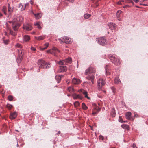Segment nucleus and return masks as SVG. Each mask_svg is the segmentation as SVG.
<instances>
[{
  "label": "nucleus",
  "instance_id": "obj_34",
  "mask_svg": "<svg viewBox=\"0 0 148 148\" xmlns=\"http://www.w3.org/2000/svg\"><path fill=\"white\" fill-rule=\"evenodd\" d=\"M91 16V15L88 14H86L84 15V18H85L87 19H88L89 17Z\"/></svg>",
  "mask_w": 148,
  "mask_h": 148
},
{
  "label": "nucleus",
  "instance_id": "obj_60",
  "mask_svg": "<svg viewBox=\"0 0 148 148\" xmlns=\"http://www.w3.org/2000/svg\"><path fill=\"white\" fill-rule=\"evenodd\" d=\"M18 146H19V145H18V143H17V147H18Z\"/></svg>",
  "mask_w": 148,
  "mask_h": 148
},
{
  "label": "nucleus",
  "instance_id": "obj_47",
  "mask_svg": "<svg viewBox=\"0 0 148 148\" xmlns=\"http://www.w3.org/2000/svg\"><path fill=\"white\" fill-rule=\"evenodd\" d=\"M132 147L133 148H137V147H136V144L134 143H133V144Z\"/></svg>",
  "mask_w": 148,
  "mask_h": 148
},
{
  "label": "nucleus",
  "instance_id": "obj_62",
  "mask_svg": "<svg viewBox=\"0 0 148 148\" xmlns=\"http://www.w3.org/2000/svg\"><path fill=\"white\" fill-rule=\"evenodd\" d=\"M1 85H0V88H1Z\"/></svg>",
  "mask_w": 148,
  "mask_h": 148
},
{
  "label": "nucleus",
  "instance_id": "obj_4",
  "mask_svg": "<svg viewBox=\"0 0 148 148\" xmlns=\"http://www.w3.org/2000/svg\"><path fill=\"white\" fill-rule=\"evenodd\" d=\"M72 62V59L71 58H69L65 60H63L62 61L60 60L58 62V64L60 65H65L66 63H71Z\"/></svg>",
  "mask_w": 148,
  "mask_h": 148
},
{
  "label": "nucleus",
  "instance_id": "obj_13",
  "mask_svg": "<svg viewBox=\"0 0 148 148\" xmlns=\"http://www.w3.org/2000/svg\"><path fill=\"white\" fill-rule=\"evenodd\" d=\"M72 82L74 84H77L80 83V81L79 79L74 78L72 80Z\"/></svg>",
  "mask_w": 148,
  "mask_h": 148
},
{
  "label": "nucleus",
  "instance_id": "obj_22",
  "mask_svg": "<svg viewBox=\"0 0 148 148\" xmlns=\"http://www.w3.org/2000/svg\"><path fill=\"white\" fill-rule=\"evenodd\" d=\"M34 15L37 19H39L41 17L42 14L41 13H38L35 14Z\"/></svg>",
  "mask_w": 148,
  "mask_h": 148
},
{
  "label": "nucleus",
  "instance_id": "obj_40",
  "mask_svg": "<svg viewBox=\"0 0 148 148\" xmlns=\"http://www.w3.org/2000/svg\"><path fill=\"white\" fill-rule=\"evenodd\" d=\"M22 58H21V57H20L19 56L17 58V61L18 63H20L21 62V61L22 60Z\"/></svg>",
  "mask_w": 148,
  "mask_h": 148
},
{
  "label": "nucleus",
  "instance_id": "obj_15",
  "mask_svg": "<svg viewBox=\"0 0 148 148\" xmlns=\"http://www.w3.org/2000/svg\"><path fill=\"white\" fill-rule=\"evenodd\" d=\"M94 77L93 75H88L86 77L87 79L89 80H91V82L92 83V84H93L94 83Z\"/></svg>",
  "mask_w": 148,
  "mask_h": 148
},
{
  "label": "nucleus",
  "instance_id": "obj_26",
  "mask_svg": "<svg viewBox=\"0 0 148 148\" xmlns=\"http://www.w3.org/2000/svg\"><path fill=\"white\" fill-rule=\"evenodd\" d=\"M63 76V75H62L61 76L56 75V79L58 83H59V82L61 78Z\"/></svg>",
  "mask_w": 148,
  "mask_h": 148
},
{
  "label": "nucleus",
  "instance_id": "obj_17",
  "mask_svg": "<svg viewBox=\"0 0 148 148\" xmlns=\"http://www.w3.org/2000/svg\"><path fill=\"white\" fill-rule=\"evenodd\" d=\"M8 12L9 14H10L13 11V8L10 7V5L9 3L8 4Z\"/></svg>",
  "mask_w": 148,
  "mask_h": 148
},
{
  "label": "nucleus",
  "instance_id": "obj_32",
  "mask_svg": "<svg viewBox=\"0 0 148 148\" xmlns=\"http://www.w3.org/2000/svg\"><path fill=\"white\" fill-rule=\"evenodd\" d=\"M121 127L123 128L126 129H128L129 128V126L127 125L126 124H123L121 125Z\"/></svg>",
  "mask_w": 148,
  "mask_h": 148
},
{
  "label": "nucleus",
  "instance_id": "obj_37",
  "mask_svg": "<svg viewBox=\"0 0 148 148\" xmlns=\"http://www.w3.org/2000/svg\"><path fill=\"white\" fill-rule=\"evenodd\" d=\"M83 94L85 95V97L87 98L88 99H90V98L88 97L87 95V92L86 91H84L83 92Z\"/></svg>",
  "mask_w": 148,
  "mask_h": 148
},
{
  "label": "nucleus",
  "instance_id": "obj_29",
  "mask_svg": "<svg viewBox=\"0 0 148 148\" xmlns=\"http://www.w3.org/2000/svg\"><path fill=\"white\" fill-rule=\"evenodd\" d=\"M19 8H21V11H23L24 10L25 8V6H24L23 5H22L21 3H20L19 4Z\"/></svg>",
  "mask_w": 148,
  "mask_h": 148
},
{
  "label": "nucleus",
  "instance_id": "obj_55",
  "mask_svg": "<svg viewBox=\"0 0 148 148\" xmlns=\"http://www.w3.org/2000/svg\"><path fill=\"white\" fill-rule=\"evenodd\" d=\"M8 22L10 23H12V24H13V22L12 21H8Z\"/></svg>",
  "mask_w": 148,
  "mask_h": 148
},
{
  "label": "nucleus",
  "instance_id": "obj_20",
  "mask_svg": "<svg viewBox=\"0 0 148 148\" xmlns=\"http://www.w3.org/2000/svg\"><path fill=\"white\" fill-rule=\"evenodd\" d=\"M64 37L63 38L62 37L59 38V40L61 43H62V42H64L67 44V43L69 42L68 41L66 40L64 41Z\"/></svg>",
  "mask_w": 148,
  "mask_h": 148
},
{
  "label": "nucleus",
  "instance_id": "obj_63",
  "mask_svg": "<svg viewBox=\"0 0 148 148\" xmlns=\"http://www.w3.org/2000/svg\"><path fill=\"white\" fill-rule=\"evenodd\" d=\"M136 7L139 8V7L138 6H136Z\"/></svg>",
  "mask_w": 148,
  "mask_h": 148
},
{
  "label": "nucleus",
  "instance_id": "obj_58",
  "mask_svg": "<svg viewBox=\"0 0 148 148\" xmlns=\"http://www.w3.org/2000/svg\"><path fill=\"white\" fill-rule=\"evenodd\" d=\"M60 131H59L58 132V133H57V134H60Z\"/></svg>",
  "mask_w": 148,
  "mask_h": 148
},
{
  "label": "nucleus",
  "instance_id": "obj_59",
  "mask_svg": "<svg viewBox=\"0 0 148 148\" xmlns=\"http://www.w3.org/2000/svg\"><path fill=\"white\" fill-rule=\"evenodd\" d=\"M2 14L1 13H0V17L1 16H2Z\"/></svg>",
  "mask_w": 148,
  "mask_h": 148
},
{
  "label": "nucleus",
  "instance_id": "obj_6",
  "mask_svg": "<svg viewBox=\"0 0 148 148\" xmlns=\"http://www.w3.org/2000/svg\"><path fill=\"white\" fill-rule=\"evenodd\" d=\"M105 82L104 80L102 79H100L97 81L98 86V89H100L102 86L104 85Z\"/></svg>",
  "mask_w": 148,
  "mask_h": 148
},
{
  "label": "nucleus",
  "instance_id": "obj_3",
  "mask_svg": "<svg viewBox=\"0 0 148 148\" xmlns=\"http://www.w3.org/2000/svg\"><path fill=\"white\" fill-rule=\"evenodd\" d=\"M47 52L57 56L58 53L60 52V51L57 48L53 47L52 49L47 50Z\"/></svg>",
  "mask_w": 148,
  "mask_h": 148
},
{
  "label": "nucleus",
  "instance_id": "obj_49",
  "mask_svg": "<svg viewBox=\"0 0 148 148\" xmlns=\"http://www.w3.org/2000/svg\"><path fill=\"white\" fill-rule=\"evenodd\" d=\"M97 112H93L92 113V114L93 115H95V114H97Z\"/></svg>",
  "mask_w": 148,
  "mask_h": 148
},
{
  "label": "nucleus",
  "instance_id": "obj_39",
  "mask_svg": "<svg viewBox=\"0 0 148 148\" xmlns=\"http://www.w3.org/2000/svg\"><path fill=\"white\" fill-rule=\"evenodd\" d=\"M74 104L75 107H77L79 105V103L78 101H76L74 103Z\"/></svg>",
  "mask_w": 148,
  "mask_h": 148
},
{
  "label": "nucleus",
  "instance_id": "obj_21",
  "mask_svg": "<svg viewBox=\"0 0 148 148\" xmlns=\"http://www.w3.org/2000/svg\"><path fill=\"white\" fill-rule=\"evenodd\" d=\"M105 69L106 71V75H110V73L109 71V66H108V65H106V66L105 68Z\"/></svg>",
  "mask_w": 148,
  "mask_h": 148
},
{
  "label": "nucleus",
  "instance_id": "obj_61",
  "mask_svg": "<svg viewBox=\"0 0 148 148\" xmlns=\"http://www.w3.org/2000/svg\"><path fill=\"white\" fill-rule=\"evenodd\" d=\"M70 95H69V94L67 95V96H70Z\"/></svg>",
  "mask_w": 148,
  "mask_h": 148
},
{
  "label": "nucleus",
  "instance_id": "obj_64",
  "mask_svg": "<svg viewBox=\"0 0 148 148\" xmlns=\"http://www.w3.org/2000/svg\"><path fill=\"white\" fill-rule=\"evenodd\" d=\"M142 4V3H140V5H141V4Z\"/></svg>",
  "mask_w": 148,
  "mask_h": 148
},
{
  "label": "nucleus",
  "instance_id": "obj_51",
  "mask_svg": "<svg viewBox=\"0 0 148 148\" xmlns=\"http://www.w3.org/2000/svg\"><path fill=\"white\" fill-rule=\"evenodd\" d=\"M29 3H26L25 4V8H26V6H28L29 5Z\"/></svg>",
  "mask_w": 148,
  "mask_h": 148
},
{
  "label": "nucleus",
  "instance_id": "obj_42",
  "mask_svg": "<svg viewBox=\"0 0 148 148\" xmlns=\"http://www.w3.org/2000/svg\"><path fill=\"white\" fill-rule=\"evenodd\" d=\"M7 107L9 109H10L12 107V106L11 104H8L7 105Z\"/></svg>",
  "mask_w": 148,
  "mask_h": 148
},
{
  "label": "nucleus",
  "instance_id": "obj_56",
  "mask_svg": "<svg viewBox=\"0 0 148 148\" xmlns=\"http://www.w3.org/2000/svg\"><path fill=\"white\" fill-rule=\"evenodd\" d=\"M30 4H31V5H32L33 4V2L32 1V0H31L30 1Z\"/></svg>",
  "mask_w": 148,
  "mask_h": 148
},
{
  "label": "nucleus",
  "instance_id": "obj_54",
  "mask_svg": "<svg viewBox=\"0 0 148 148\" xmlns=\"http://www.w3.org/2000/svg\"><path fill=\"white\" fill-rule=\"evenodd\" d=\"M136 3H137L138 2H139L140 0H133Z\"/></svg>",
  "mask_w": 148,
  "mask_h": 148
},
{
  "label": "nucleus",
  "instance_id": "obj_5",
  "mask_svg": "<svg viewBox=\"0 0 148 148\" xmlns=\"http://www.w3.org/2000/svg\"><path fill=\"white\" fill-rule=\"evenodd\" d=\"M96 41L100 45H103L106 44V39L103 37H100L97 39Z\"/></svg>",
  "mask_w": 148,
  "mask_h": 148
},
{
  "label": "nucleus",
  "instance_id": "obj_12",
  "mask_svg": "<svg viewBox=\"0 0 148 148\" xmlns=\"http://www.w3.org/2000/svg\"><path fill=\"white\" fill-rule=\"evenodd\" d=\"M20 25L19 23H16L14 24H12V26L14 30L15 31H16L18 30V29Z\"/></svg>",
  "mask_w": 148,
  "mask_h": 148
},
{
  "label": "nucleus",
  "instance_id": "obj_48",
  "mask_svg": "<svg viewBox=\"0 0 148 148\" xmlns=\"http://www.w3.org/2000/svg\"><path fill=\"white\" fill-rule=\"evenodd\" d=\"M31 49L33 51H35L36 50V49L32 47H31Z\"/></svg>",
  "mask_w": 148,
  "mask_h": 148
},
{
  "label": "nucleus",
  "instance_id": "obj_35",
  "mask_svg": "<svg viewBox=\"0 0 148 148\" xmlns=\"http://www.w3.org/2000/svg\"><path fill=\"white\" fill-rule=\"evenodd\" d=\"M82 108L84 110H86L88 108L87 107L84 103H83L82 104Z\"/></svg>",
  "mask_w": 148,
  "mask_h": 148
},
{
  "label": "nucleus",
  "instance_id": "obj_52",
  "mask_svg": "<svg viewBox=\"0 0 148 148\" xmlns=\"http://www.w3.org/2000/svg\"><path fill=\"white\" fill-rule=\"evenodd\" d=\"M9 31H10V33L11 34H12V35H13L14 34H13V31H12L10 30V29H9Z\"/></svg>",
  "mask_w": 148,
  "mask_h": 148
},
{
  "label": "nucleus",
  "instance_id": "obj_11",
  "mask_svg": "<svg viewBox=\"0 0 148 148\" xmlns=\"http://www.w3.org/2000/svg\"><path fill=\"white\" fill-rule=\"evenodd\" d=\"M72 96L73 97L74 99H82L83 97L79 95H77L76 93H74L72 95Z\"/></svg>",
  "mask_w": 148,
  "mask_h": 148
},
{
  "label": "nucleus",
  "instance_id": "obj_16",
  "mask_svg": "<svg viewBox=\"0 0 148 148\" xmlns=\"http://www.w3.org/2000/svg\"><path fill=\"white\" fill-rule=\"evenodd\" d=\"M131 113L129 112H127L125 114L126 119L128 120H130L131 118Z\"/></svg>",
  "mask_w": 148,
  "mask_h": 148
},
{
  "label": "nucleus",
  "instance_id": "obj_10",
  "mask_svg": "<svg viewBox=\"0 0 148 148\" xmlns=\"http://www.w3.org/2000/svg\"><path fill=\"white\" fill-rule=\"evenodd\" d=\"M108 26L109 28L111 30H115L116 28V25L112 23H108Z\"/></svg>",
  "mask_w": 148,
  "mask_h": 148
},
{
  "label": "nucleus",
  "instance_id": "obj_50",
  "mask_svg": "<svg viewBox=\"0 0 148 148\" xmlns=\"http://www.w3.org/2000/svg\"><path fill=\"white\" fill-rule=\"evenodd\" d=\"M84 83H86L87 84H88L89 85H90V81H86V82H84Z\"/></svg>",
  "mask_w": 148,
  "mask_h": 148
},
{
  "label": "nucleus",
  "instance_id": "obj_44",
  "mask_svg": "<svg viewBox=\"0 0 148 148\" xmlns=\"http://www.w3.org/2000/svg\"><path fill=\"white\" fill-rule=\"evenodd\" d=\"M119 122H121V123H125V121H124L123 119L121 118H120V117H119Z\"/></svg>",
  "mask_w": 148,
  "mask_h": 148
},
{
  "label": "nucleus",
  "instance_id": "obj_43",
  "mask_svg": "<svg viewBox=\"0 0 148 148\" xmlns=\"http://www.w3.org/2000/svg\"><path fill=\"white\" fill-rule=\"evenodd\" d=\"M8 98L9 101H11L13 100V97L12 96L10 95L8 97Z\"/></svg>",
  "mask_w": 148,
  "mask_h": 148
},
{
  "label": "nucleus",
  "instance_id": "obj_7",
  "mask_svg": "<svg viewBox=\"0 0 148 148\" xmlns=\"http://www.w3.org/2000/svg\"><path fill=\"white\" fill-rule=\"evenodd\" d=\"M23 28L24 29L29 31L32 29V27L31 24L29 23H26L23 25Z\"/></svg>",
  "mask_w": 148,
  "mask_h": 148
},
{
  "label": "nucleus",
  "instance_id": "obj_27",
  "mask_svg": "<svg viewBox=\"0 0 148 148\" xmlns=\"http://www.w3.org/2000/svg\"><path fill=\"white\" fill-rule=\"evenodd\" d=\"M64 41H68L69 42L67 43H71L72 42V41L71 39L68 37H64Z\"/></svg>",
  "mask_w": 148,
  "mask_h": 148
},
{
  "label": "nucleus",
  "instance_id": "obj_8",
  "mask_svg": "<svg viewBox=\"0 0 148 148\" xmlns=\"http://www.w3.org/2000/svg\"><path fill=\"white\" fill-rule=\"evenodd\" d=\"M95 70L94 68L90 67L86 69L85 72V74H87L88 73H95Z\"/></svg>",
  "mask_w": 148,
  "mask_h": 148
},
{
  "label": "nucleus",
  "instance_id": "obj_23",
  "mask_svg": "<svg viewBox=\"0 0 148 148\" xmlns=\"http://www.w3.org/2000/svg\"><path fill=\"white\" fill-rule=\"evenodd\" d=\"M35 38L38 40H40L44 39L45 38L44 36H40L38 37H35Z\"/></svg>",
  "mask_w": 148,
  "mask_h": 148
},
{
  "label": "nucleus",
  "instance_id": "obj_57",
  "mask_svg": "<svg viewBox=\"0 0 148 148\" xmlns=\"http://www.w3.org/2000/svg\"><path fill=\"white\" fill-rule=\"evenodd\" d=\"M100 109H101L100 108H98V110H97V112L100 110Z\"/></svg>",
  "mask_w": 148,
  "mask_h": 148
},
{
  "label": "nucleus",
  "instance_id": "obj_28",
  "mask_svg": "<svg viewBox=\"0 0 148 148\" xmlns=\"http://www.w3.org/2000/svg\"><path fill=\"white\" fill-rule=\"evenodd\" d=\"M30 39L29 36L28 35H25L24 36V40L25 42L28 41Z\"/></svg>",
  "mask_w": 148,
  "mask_h": 148
},
{
  "label": "nucleus",
  "instance_id": "obj_30",
  "mask_svg": "<svg viewBox=\"0 0 148 148\" xmlns=\"http://www.w3.org/2000/svg\"><path fill=\"white\" fill-rule=\"evenodd\" d=\"M114 82L115 84H117L120 82L121 83V82L118 77H116L114 80Z\"/></svg>",
  "mask_w": 148,
  "mask_h": 148
},
{
  "label": "nucleus",
  "instance_id": "obj_1",
  "mask_svg": "<svg viewBox=\"0 0 148 148\" xmlns=\"http://www.w3.org/2000/svg\"><path fill=\"white\" fill-rule=\"evenodd\" d=\"M38 64L40 68L48 69L51 66V64L49 63H47L44 60H38Z\"/></svg>",
  "mask_w": 148,
  "mask_h": 148
},
{
  "label": "nucleus",
  "instance_id": "obj_46",
  "mask_svg": "<svg viewBox=\"0 0 148 148\" xmlns=\"http://www.w3.org/2000/svg\"><path fill=\"white\" fill-rule=\"evenodd\" d=\"M9 40H4V43L5 44H7L8 43Z\"/></svg>",
  "mask_w": 148,
  "mask_h": 148
},
{
  "label": "nucleus",
  "instance_id": "obj_14",
  "mask_svg": "<svg viewBox=\"0 0 148 148\" xmlns=\"http://www.w3.org/2000/svg\"><path fill=\"white\" fill-rule=\"evenodd\" d=\"M17 115V113L16 112H14L10 114V118L11 119H14L16 117Z\"/></svg>",
  "mask_w": 148,
  "mask_h": 148
},
{
  "label": "nucleus",
  "instance_id": "obj_2",
  "mask_svg": "<svg viewBox=\"0 0 148 148\" xmlns=\"http://www.w3.org/2000/svg\"><path fill=\"white\" fill-rule=\"evenodd\" d=\"M108 57L112 62L114 64L118 65L120 64V61L119 59L117 58V56L115 55L109 54Z\"/></svg>",
  "mask_w": 148,
  "mask_h": 148
},
{
  "label": "nucleus",
  "instance_id": "obj_53",
  "mask_svg": "<svg viewBox=\"0 0 148 148\" xmlns=\"http://www.w3.org/2000/svg\"><path fill=\"white\" fill-rule=\"evenodd\" d=\"M141 5H143L144 6H148V3L147 4H141Z\"/></svg>",
  "mask_w": 148,
  "mask_h": 148
},
{
  "label": "nucleus",
  "instance_id": "obj_33",
  "mask_svg": "<svg viewBox=\"0 0 148 148\" xmlns=\"http://www.w3.org/2000/svg\"><path fill=\"white\" fill-rule=\"evenodd\" d=\"M49 44L48 43H46L44 45V46H45V47L44 48H40V50H43L46 49L49 46Z\"/></svg>",
  "mask_w": 148,
  "mask_h": 148
},
{
  "label": "nucleus",
  "instance_id": "obj_45",
  "mask_svg": "<svg viewBox=\"0 0 148 148\" xmlns=\"http://www.w3.org/2000/svg\"><path fill=\"white\" fill-rule=\"evenodd\" d=\"M99 138L100 140H103L104 138L103 137L102 135H100L99 136Z\"/></svg>",
  "mask_w": 148,
  "mask_h": 148
},
{
  "label": "nucleus",
  "instance_id": "obj_36",
  "mask_svg": "<svg viewBox=\"0 0 148 148\" xmlns=\"http://www.w3.org/2000/svg\"><path fill=\"white\" fill-rule=\"evenodd\" d=\"M13 22V24H14L16 23H19L18 22V20L17 19L15 18L13 19L12 20Z\"/></svg>",
  "mask_w": 148,
  "mask_h": 148
},
{
  "label": "nucleus",
  "instance_id": "obj_25",
  "mask_svg": "<svg viewBox=\"0 0 148 148\" xmlns=\"http://www.w3.org/2000/svg\"><path fill=\"white\" fill-rule=\"evenodd\" d=\"M18 51L19 57H21V58H22V56L23 54V53L22 50L21 49L18 50Z\"/></svg>",
  "mask_w": 148,
  "mask_h": 148
},
{
  "label": "nucleus",
  "instance_id": "obj_24",
  "mask_svg": "<svg viewBox=\"0 0 148 148\" xmlns=\"http://www.w3.org/2000/svg\"><path fill=\"white\" fill-rule=\"evenodd\" d=\"M111 114L112 117H114L116 114L115 110L114 108H113L111 112Z\"/></svg>",
  "mask_w": 148,
  "mask_h": 148
},
{
  "label": "nucleus",
  "instance_id": "obj_41",
  "mask_svg": "<svg viewBox=\"0 0 148 148\" xmlns=\"http://www.w3.org/2000/svg\"><path fill=\"white\" fill-rule=\"evenodd\" d=\"M15 47L18 48H21L22 47L21 46V45L19 43H17L15 46Z\"/></svg>",
  "mask_w": 148,
  "mask_h": 148
},
{
  "label": "nucleus",
  "instance_id": "obj_9",
  "mask_svg": "<svg viewBox=\"0 0 148 148\" xmlns=\"http://www.w3.org/2000/svg\"><path fill=\"white\" fill-rule=\"evenodd\" d=\"M60 66V69L58 71V73H61L62 72H65L66 71L67 68V67L64 66Z\"/></svg>",
  "mask_w": 148,
  "mask_h": 148
},
{
  "label": "nucleus",
  "instance_id": "obj_18",
  "mask_svg": "<svg viewBox=\"0 0 148 148\" xmlns=\"http://www.w3.org/2000/svg\"><path fill=\"white\" fill-rule=\"evenodd\" d=\"M67 90L71 93H73L75 92V90L73 87L72 86L69 87L67 89Z\"/></svg>",
  "mask_w": 148,
  "mask_h": 148
},
{
  "label": "nucleus",
  "instance_id": "obj_19",
  "mask_svg": "<svg viewBox=\"0 0 148 148\" xmlns=\"http://www.w3.org/2000/svg\"><path fill=\"white\" fill-rule=\"evenodd\" d=\"M34 25L37 26L38 28L40 29L42 28V25L41 23H40L39 22H37L34 24Z\"/></svg>",
  "mask_w": 148,
  "mask_h": 148
},
{
  "label": "nucleus",
  "instance_id": "obj_31",
  "mask_svg": "<svg viewBox=\"0 0 148 148\" xmlns=\"http://www.w3.org/2000/svg\"><path fill=\"white\" fill-rule=\"evenodd\" d=\"M6 7L5 6H3L2 9V11L5 15L7 14V12H6Z\"/></svg>",
  "mask_w": 148,
  "mask_h": 148
},
{
  "label": "nucleus",
  "instance_id": "obj_38",
  "mask_svg": "<svg viewBox=\"0 0 148 148\" xmlns=\"http://www.w3.org/2000/svg\"><path fill=\"white\" fill-rule=\"evenodd\" d=\"M121 12L122 11L120 10H119L117 11L116 12V15L117 18H118L119 17L120 14H121Z\"/></svg>",
  "mask_w": 148,
  "mask_h": 148
}]
</instances>
